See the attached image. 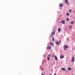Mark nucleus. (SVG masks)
<instances>
[{"mask_svg":"<svg viewBox=\"0 0 75 75\" xmlns=\"http://www.w3.org/2000/svg\"><path fill=\"white\" fill-rule=\"evenodd\" d=\"M47 50H51V47L50 46H48L47 48Z\"/></svg>","mask_w":75,"mask_h":75,"instance_id":"1","label":"nucleus"},{"mask_svg":"<svg viewBox=\"0 0 75 75\" xmlns=\"http://www.w3.org/2000/svg\"><path fill=\"white\" fill-rule=\"evenodd\" d=\"M64 5L62 3H60L59 4V6H60V7H63Z\"/></svg>","mask_w":75,"mask_h":75,"instance_id":"2","label":"nucleus"},{"mask_svg":"<svg viewBox=\"0 0 75 75\" xmlns=\"http://www.w3.org/2000/svg\"><path fill=\"white\" fill-rule=\"evenodd\" d=\"M61 23L63 24H64L65 23V21L64 20H62L61 21Z\"/></svg>","mask_w":75,"mask_h":75,"instance_id":"3","label":"nucleus"},{"mask_svg":"<svg viewBox=\"0 0 75 75\" xmlns=\"http://www.w3.org/2000/svg\"><path fill=\"white\" fill-rule=\"evenodd\" d=\"M72 62H74V59H75V58L74 57H72Z\"/></svg>","mask_w":75,"mask_h":75,"instance_id":"4","label":"nucleus"},{"mask_svg":"<svg viewBox=\"0 0 75 75\" xmlns=\"http://www.w3.org/2000/svg\"><path fill=\"white\" fill-rule=\"evenodd\" d=\"M56 45H59V42L58 41L56 42Z\"/></svg>","mask_w":75,"mask_h":75,"instance_id":"5","label":"nucleus"},{"mask_svg":"<svg viewBox=\"0 0 75 75\" xmlns=\"http://www.w3.org/2000/svg\"><path fill=\"white\" fill-rule=\"evenodd\" d=\"M64 58V56H60V58H61V59H62V58Z\"/></svg>","mask_w":75,"mask_h":75,"instance_id":"6","label":"nucleus"},{"mask_svg":"<svg viewBox=\"0 0 75 75\" xmlns=\"http://www.w3.org/2000/svg\"><path fill=\"white\" fill-rule=\"evenodd\" d=\"M54 58L55 59V60H56V61H58V58H57V56H55L54 57Z\"/></svg>","mask_w":75,"mask_h":75,"instance_id":"7","label":"nucleus"},{"mask_svg":"<svg viewBox=\"0 0 75 75\" xmlns=\"http://www.w3.org/2000/svg\"><path fill=\"white\" fill-rule=\"evenodd\" d=\"M50 45L51 46H53V43H52V42H50Z\"/></svg>","mask_w":75,"mask_h":75,"instance_id":"8","label":"nucleus"},{"mask_svg":"<svg viewBox=\"0 0 75 75\" xmlns=\"http://www.w3.org/2000/svg\"><path fill=\"white\" fill-rule=\"evenodd\" d=\"M69 70H70V71H71L72 70V69L70 67H68V71H69Z\"/></svg>","mask_w":75,"mask_h":75,"instance_id":"9","label":"nucleus"},{"mask_svg":"<svg viewBox=\"0 0 75 75\" xmlns=\"http://www.w3.org/2000/svg\"><path fill=\"white\" fill-rule=\"evenodd\" d=\"M58 32H60L61 31V28H59L58 29Z\"/></svg>","mask_w":75,"mask_h":75,"instance_id":"10","label":"nucleus"},{"mask_svg":"<svg viewBox=\"0 0 75 75\" xmlns=\"http://www.w3.org/2000/svg\"><path fill=\"white\" fill-rule=\"evenodd\" d=\"M68 47V45H66L64 46V48H67Z\"/></svg>","mask_w":75,"mask_h":75,"instance_id":"11","label":"nucleus"},{"mask_svg":"<svg viewBox=\"0 0 75 75\" xmlns=\"http://www.w3.org/2000/svg\"><path fill=\"white\" fill-rule=\"evenodd\" d=\"M71 23L72 24H74V22H73V21H71Z\"/></svg>","mask_w":75,"mask_h":75,"instance_id":"12","label":"nucleus"},{"mask_svg":"<svg viewBox=\"0 0 75 75\" xmlns=\"http://www.w3.org/2000/svg\"><path fill=\"white\" fill-rule=\"evenodd\" d=\"M65 2L66 4H67L68 3V0H65Z\"/></svg>","mask_w":75,"mask_h":75,"instance_id":"13","label":"nucleus"},{"mask_svg":"<svg viewBox=\"0 0 75 75\" xmlns=\"http://www.w3.org/2000/svg\"><path fill=\"white\" fill-rule=\"evenodd\" d=\"M54 34H55V32H52V34H51V35H54Z\"/></svg>","mask_w":75,"mask_h":75,"instance_id":"14","label":"nucleus"},{"mask_svg":"<svg viewBox=\"0 0 75 75\" xmlns=\"http://www.w3.org/2000/svg\"><path fill=\"white\" fill-rule=\"evenodd\" d=\"M61 69L63 70V71H65V69L64 68H62Z\"/></svg>","mask_w":75,"mask_h":75,"instance_id":"15","label":"nucleus"},{"mask_svg":"<svg viewBox=\"0 0 75 75\" xmlns=\"http://www.w3.org/2000/svg\"><path fill=\"white\" fill-rule=\"evenodd\" d=\"M69 18H67L66 20L67 21H69Z\"/></svg>","mask_w":75,"mask_h":75,"instance_id":"16","label":"nucleus"},{"mask_svg":"<svg viewBox=\"0 0 75 75\" xmlns=\"http://www.w3.org/2000/svg\"><path fill=\"white\" fill-rule=\"evenodd\" d=\"M47 59L48 61H50V57H47Z\"/></svg>","mask_w":75,"mask_h":75,"instance_id":"17","label":"nucleus"},{"mask_svg":"<svg viewBox=\"0 0 75 75\" xmlns=\"http://www.w3.org/2000/svg\"><path fill=\"white\" fill-rule=\"evenodd\" d=\"M67 16H69V13H67Z\"/></svg>","mask_w":75,"mask_h":75,"instance_id":"18","label":"nucleus"},{"mask_svg":"<svg viewBox=\"0 0 75 75\" xmlns=\"http://www.w3.org/2000/svg\"><path fill=\"white\" fill-rule=\"evenodd\" d=\"M52 41H54V37L52 38Z\"/></svg>","mask_w":75,"mask_h":75,"instance_id":"19","label":"nucleus"},{"mask_svg":"<svg viewBox=\"0 0 75 75\" xmlns=\"http://www.w3.org/2000/svg\"><path fill=\"white\" fill-rule=\"evenodd\" d=\"M69 11L70 12V13H71V12H72V10H69Z\"/></svg>","mask_w":75,"mask_h":75,"instance_id":"20","label":"nucleus"},{"mask_svg":"<svg viewBox=\"0 0 75 75\" xmlns=\"http://www.w3.org/2000/svg\"><path fill=\"white\" fill-rule=\"evenodd\" d=\"M52 36H53V35H51L50 36V38H51Z\"/></svg>","mask_w":75,"mask_h":75,"instance_id":"21","label":"nucleus"},{"mask_svg":"<svg viewBox=\"0 0 75 75\" xmlns=\"http://www.w3.org/2000/svg\"><path fill=\"white\" fill-rule=\"evenodd\" d=\"M54 56H55V55H54V54H53L52 55V57H54Z\"/></svg>","mask_w":75,"mask_h":75,"instance_id":"22","label":"nucleus"},{"mask_svg":"<svg viewBox=\"0 0 75 75\" xmlns=\"http://www.w3.org/2000/svg\"><path fill=\"white\" fill-rule=\"evenodd\" d=\"M61 40H59V43L60 44V43H61Z\"/></svg>","mask_w":75,"mask_h":75,"instance_id":"23","label":"nucleus"},{"mask_svg":"<svg viewBox=\"0 0 75 75\" xmlns=\"http://www.w3.org/2000/svg\"><path fill=\"white\" fill-rule=\"evenodd\" d=\"M44 70V69L43 68H42L41 71H43Z\"/></svg>","mask_w":75,"mask_h":75,"instance_id":"24","label":"nucleus"},{"mask_svg":"<svg viewBox=\"0 0 75 75\" xmlns=\"http://www.w3.org/2000/svg\"><path fill=\"white\" fill-rule=\"evenodd\" d=\"M64 50H67V49L66 48H64Z\"/></svg>","mask_w":75,"mask_h":75,"instance_id":"25","label":"nucleus"},{"mask_svg":"<svg viewBox=\"0 0 75 75\" xmlns=\"http://www.w3.org/2000/svg\"><path fill=\"white\" fill-rule=\"evenodd\" d=\"M51 56V55L50 54L48 55V57H50Z\"/></svg>","mask_w":75,"mask_h":75,"instance_id":"26","label":"nucleus"},{"mask_svg":"<svg viewBox=\"0 0 75 75\" xmlns=\"http://www.w3.org/2000/svg\"><path fill=\"white\" fill-rule=\"evenodd\" d=\"M67 40H68V41H69V39H68Z\"/></svg>","mask_w":75,"mask_h":75,"instance_id":"27","label":"nucleus"},{"mask_svg":"<svg viewBox=\"0 0 75 75\" xmlns=\"http://www.w3.org/2000/svg\"><path fill=\"white\" fill-rule=\"evenodd\" d=\"M53 31H54V32H55V31H56L55 30H53Z\"/></svg>","mask_w":75,"mask_h":75,"instance_id":"28","label":"nucleus"},{"mask_svg":"<svg viewBox=\"0 0 75 75\" xmlns=\"http://www.w3.org/2000/svg\"><path fill=\"white\" fill-rule=\"evenodd\" d=\"M69 27H70V28H72V26H69Z\"/></svg>","mask_w":75,"mask_h":75,"instance_id":"29","label":"nucleus"},{"mask_svg":"<svg viewBox=\"0 0 75 75\" xmlns=\"http://www.w3.org/2000/svg\"><path fill=\"white\" fill-rule=\"evenodd\" d=\"M45 55H43V57H45Z\"/></svg>","mask_w":75,"mask_h":75,"instance_id":"30","label":"nucleus"},{"mask_svg":"<svg viewBox=\"0 0 75 75\" xmlns=\"http://www.w3.org/2000/svg\"><path fill=\"white\" fill-rule=\"evenodd\" d=\"M56 75V73H55L54 74V75Z\"/></svg>","mask_w":75,"mask_h":75,"instance_id":"31","label":"nucleus"},{"mask_svg":"<svg viewBox=\"0 0 75 75\" xmlns=\"http://www.w3.org/2000/svg\"><path fill=\"white\" fill-rule=\"evenodd\" d=\"M72 50H75V49H74V48H73V49H72Z\"/></svg>","mask_w":75,"mask_h":75,"instance_id":"32","label":"nucleus"},{"mask_svg":"<svg viewBox=\"0 0 75 75\" xmlns=\"http://www.w3.org/2000/svg\"><path fill=\"white\" fill-rule=\"evenodd\" d=\"M68 4H69V3L67 4V5H68Z\"/></svg>","mask_w":75,"mask_h":75,"instance_id":"33","label":"nucleus"},{"mask_svg":"<svg viewBox=\"0 0 75 75\" xmlns=\"http://www.w3.org/2000/svg\"><path fill=\"white\" fill-rule=\"evenodd\" d=\"M41 75H44V74H41Z\"/></svg>","mask_w":75,"mask_h":75,"instance_id":"34","label":"nucleus"},{"mask_svg":"<svg viewBox=\"0 0 75 75\" xmlns=\"http://www.w3.org/2000/svg\"><path fill=\"white\" fill-rule=\"evenodd\" d=\"M74 12L75 13V10L74 11Z\"/></svg>","mask_w":75,"mask_h":75,"instance_id":"35","label":"nucleus"},{"mask_svg":"<svg viewBox=\"0 0 75 75\" xmlns=\"http://www.w3.org/2000/svg\"><path fill=\"white\" fill-rule=\"evenodd\" d=\"M50 75H52V74H50Z\"/></svg>","mask_w":75,"mask_h":75,"instance_id":"36","label":"nucleus"}]
</instances>
